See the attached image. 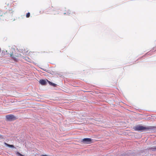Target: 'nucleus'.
Returning a JSON list of instances; mask_svg holds the SVG:
<instances>
[{
    "instance_id": "f257e3e1",
    "label": "nucleus",
    "mask_w": 156,
    "mask_h": 156,
    "mask_svg": "<svg viewBox=\"0 0 156 156\" xmlns=\"http://www.w3.org/2000/svg\"><path fill=\"white\" fill-rule=\"evenodd\" d=\"M133 129L136 131L144 130H149L150 128L143 126H137L134 127Z\"/></svg>"
},
{
    "instance_id": "f03ea898",
    "label": "nucleus",
    "mask_w": 156,
    "mask_h": 156,
    "mask_svg": "<svg viewBox=\"0 0 156 156\" xmlns=\"http://www.w3.org/2000/svg\"><path fill=\"white\" fill-rule=\"evenodd\" d=\"M5 117L6 120L9 121H12L17 119L16 117L12 115H7Z\"/></svg>"
},
{
    "instance_id": "7ed1b4c3",
    "label": "nucleus",
    "mask_w": 156,
    "mask_h": 156,
    "mask_svg": "<svg viewBox=\"0 0 156 156\" xmlns=\"http://www.w3.org/2000/svg\"><path fill=\"white\" fill-rule=\"evenodd\" d=\"M83 141L87 144H90L91 141V140L89 138H84L83 139Z\"/></svg>"
},
{
    "instance_id": "20e7f679",
    "label": "nucleus",
    "mask_w": 156,
    "mask_h": 156,
    "mask_svg": "<svg viewBox=\"0 0 156 156\" xmlns=\"http://www.w3.org/2000/svg\"><path fill=\"white\" fill-rule=\"evenodd\" d=\"M39 82L42 85H46L47 83L46 80L43 79L40 80H39Z\"/></svg>"
},
{
    "instance_id": "39448f33",
    "label": "nucleus",
    "mask_w": 156,
    "mask_h": 156,
    "mask_svg": "<svg viewBox=\"0 0 156 156\" xmlns=\"http://www.w3.org/2000/svg\"><path fill=\"white\" fill-rule=\"evenodd\" d=\"M4 144H5L7 146L9 147L10 148H15L14 146L12 145H10L6 143L5 142L4 143Z\"/></svg>"
},
{
    "instance_id": "423d86ee",
    "label": "nucleus",
    "mask_w": 156,
    "mask_h": 156,
    "mask_svg": "<svg viewBox=\"0 0 156 156\" xmlns=\"http://www.w3.org/2000/svg\"><path fill=\"white\" fill-rule=\"evenodd\" d=\"M46 81L48 82V83H49V84L51 85V86H52L53 87H55L56 84L54 83H52V82H51L49 81V80H46Z\"/></svg>"
},
{
    "instance_id": "0eeeda50",
    "label": "nucleus",
    "mask_w": 156,
    "mask_h": 156,
    "mask_svg": "<svg viewBox=\"0 0 156 156\" xmlns=\"http://www.w3.org/2000/svg\"><path fill=\"white\" fill-rule=\"evenodd\" d=\"M70 12H68L69 13L71 14V16H74V15H76V14L75 12H71V11H69Z\"/></svg>"
},
{
    "instance_id": "6e6552de",
    "label": "nucleus",
    "mask_w": 156,
    "mask_h": 156,
    "mask_svg": "<svg viewBox=\"0 0 156 156\" xmlns=\"http://www.w3.org/2000/svg\"><path fill=\"white\" fill-rule=\"evenodd\" d=\"M151 149L153 151H156V146L153 147L151 148Z\"/></svg>"
},
{
    "instance_id": "1a4fd4ad",
    "label": "nucleus",
    "mask_w": 156,
    "mask_h": 156,
    "mask_svg": "<svg viewBox=\"0 0 156 156\" xmlns=\"http://www.w3.org/2000/svg\"><path fill=\"white\" fill-rule=\"evenodd\" d=\"M30 12L27 13V14L26 15V17L29 18L30 16Z\"/></svg>"
},
{
    "instance_id": "9d476101",
    "label": "nucleus",
    "mask_w": 156,
    "mask_h": 156,
    "mask_svg": "<svg viewBox=\"0 0 156 156\" xmlns=\"http://www.w3.org/2000/svg\"><path fill=\"white\" fill-rule=\"evenodd\" d=\"M11 57H12V58H14V61H17V60H16V58H14V57L13 56V55H11Z\"/></svg>"
},
{
    "instance_id": "9b49d317",
    "label": "nucleus",
    "mask_w": 156,
    "mask_h": 156,
    "mask_svg": "<svg viewBox=\"0 0 156 156\" xmlns=\"http://www.w3.org/2000/svg\"><path fill=\"white\" fill-rule=\"evenodd\" d=\"M1 49L0 48V53L1 52Z\"/></svg>"
},
{
    "instance_id": "f8f14e48",
    "label": "nucleus",
    "mask_w": 156,
    "mask_h": 156,
    "mask_svg": "<svg viewBox=\"0 0 156 156\" xmlns=\"http://www.w3.org/2000/svg\"><path fill=\"white\" fill-rule=\"evenodd\" d=\"M3 16V15H1V16Z\"/></svg>"
}]
</instances>
